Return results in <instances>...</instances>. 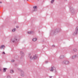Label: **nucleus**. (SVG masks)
Segmentation results:
<instances>
[{
  "label": "nucleus",
  "mask_w": 78,
  "mask_h": 78,
  "mask_svg": "<svg viewBox=\"0 0 78 78\" xmlns=\"http://www.w3.org/2000/svg\"><path fill=\"white\" fill-rule=\"evenodd\" d=\"M78 32V27H76V30L74 33H73V35H75L77 34V33Z\"/></svg>",
  "instance_id": "f257e3e1"
},
{
  "label": "nucleus",
  "mask_w": 78,
  "mask_h": 78,
  "mask_svg": "<svg viewBox=\"0 0 78 78\" xmlns=\"http://www.w3.org/2000/svg\"><path fill=\"white\" fill-rule=\"evenodd\" d=\"M63 63L65 64H68L69 63V62L68 61H64L63 62Z\"/></svg>",
  "instance_id": "f03ea898"
},
{
  "label": "nucleus",
  "mask_w": 78,
  "mask_h": 78,
  "mask_svg": "<svg viewBox=\"0 0 78 78\" xmlns=\"http://www.w3.org/2000/svg\"><path fill=\"white\" fill-rule=\"evenodd\" d=\"M37 56L36 55L34 56L32 58V59H37Z\"/></svg>",
  "instance_id": "7ed1b4c3"
},
{
  "label": "nucleus",
  "mask_w": 78,
  "mask_h": 78,
  "mask_svg": "<svg viewBox=\"0 0 78 78\" xmlns=\"http://www.w3.org/2000/svg\"><path fill=\"white\" fill-rule=\"evenodd\" d=\"M28 56L29 58H30V59H32V57H31V54H28Z\"/></svg>",
  "instance_id": "20e7f679"
},
{
  "label": "nucleus",
  "mask_w": 78,
  "mask_h": 78,
  "mask_svg": "<svg viewBox=\"0 0 78 78\" xmlns=\"http://www.w3.org/2000/svg\"><path fill=\"white\" fill-rule=\"evenodd\" d=\"M5 45H2V46H1L0 47V48H1V49H2V48H5Z\"/></svg>",
  "instance_id": "39448f33"
},
{
  "label": "nucleus",
  "mask_w": 78,
  "mask_h": 78,
  "mask_svg": "<svg viewBox=\"0 0 78 78\" xmlns=\"http://www.w3.org/2000/svg\"><path fill=\"white\" fill-rule=\"evenodd\" d=\"M33 41H34V42H35V41H37V38H34L33 39Z\"/></svg>",
  "instance_id": "423d86ee"
},
{
  "label": "nucleus",
  "mask_w": 78,
  "mask_h": 78,
  "mask_svg": "<svg viewBox=\"0 0 78 78\" xmlns=\"http://www.w3.org/2000/svg\"><path fill=\"white\" fill-rule=\"evenodd\" d=\"M7 70V69L6 68H3V71L4 72H6V70Z\"/></svg>",
  "instance_id": "0eeeda50"
},
{
  "label": "nucleus",
  "mask_w": 78,
  "mask_h": 78,
  "mask_svg": "<svg viewBox=\"0 0 78 78\" xmlns=\"http://www.w3.org/2000/svg\"><path fill=\"white\" fill-rule=\"evenodd\" d=\"M53 69H54V67H51V69L50 70L51 72H53Z\"/></svg>",
  "instance_id": "6e6552de"
},
{
  "label": "nucleus",
  "mask_w": 78,
  "mask_h": 78,
  "mask_svg": "<svg viewBox=\"0 0 78 78\" xmlns=\"http://www.w3.org/2000/svg\"><path fill=\"white\" fill-rule=\"evenodd\" d=\"M77 57V55H74L73 57V59H74V58H75Z\"/></svg>",
  "instance_id": "1a4fd4ad"
},
{
  "label": "nucleus",
  "mask_w": 78,
  "mask_h": 78,
  "mask_svg": "<svg viewBox=\"0 0 78 78\" xmlns=\"http://www.w3.org/2000/svg\"><path fill=\"white\" fill-rule=\"evenodd\" d=\"M10 73H14V71L12 70V69H11L10 70Z\"/></svg>",
  "instance_id": "9d476101"
},
{
  "label": "nucleus",
  "mask_w": 78,
  "mask_h": 78,
  "mask_svg": "<svg viewBox=\"0 0 78 78\" xmlns=\"http://www.w3.org/2000/svg\"><path fill=\"white\" fill-rule=\"evenodd\" d=\"M34 9H37V6H34L33 7Z\"/></svg>",
  "instance_id": "9b49d317"
},
{
  "label": "nucleus",
  "mask_w": 78,
  "mask_h": 78,
  "mask_svg": "<svg viewBox=\"0 0 78 78\" xmlns=\"http://www.w3.org/2000/svg\"><path fill=\"white\" fill-rule=\"evenodd\" d=\"M15 31H16V29H13L12 30V31H13V32H14Z\"/></svg>",
  "instance_id": "f8f14e48"
},
{
  "label": "nucleus",
  "mask_w": 78,
  "mask_h": 78,
  "mask_svg": "<svg viewBox=\"0 0 78 78\" xmlns=\"http://www.w3.org/2000/svg\"><path fill=\"white\" fill-rule=\"evenodd\" d=\"M54 0H52V1L51 2V3H53V2H54Z\"/></svg>",
  "instance_id": "ddd939ff"
},
{
  "label": "nucleus",
  "mask_w": 78,
  "mask_h": 78,
  "mask_svg": "<svg viewBox=\"0 0 78 78\" xmlns=\"http://www.w3.org/2000/svg\"><path fill=\"white\" fill-rule=\"evenodd\" d=\"M11 62H14V60H12L11 61Z\"/></svg>",
  "instance_id": "4468645a"
},
{
  "label": "nucleus",
  "mask_w": 78,
  "mask_h": 78,
  "mask_svg": "<svg viewBox=\"0 0 78 78\" xmlns=\"http://www.w3.org/2000/svg\"><path fill=\"white\" fill-rule=\"evenodd\" d=\"M7 78H11V77L9 76H8L7 77Z\"/></svg>",
  "instance_id": "2eb2a0df"
},
{
  "label": "nucleus",
  "mask_w": 78,
  "mask_h": 78,
  "mask_svg": "<svg viewBox=\"0 0 78 78\" xmlns=\"http://www.w3.org/2000/svg\"><path fill=\"white\" fill-rule=\"evenodd\" d=\"M22 56H24V53H22Z\"/></svg>",
  "instance_id": "dca6fc26"
},
{
  "label": "nucleus",
  "mask_w": 78,
  "mask_h": 78,
  "mask_svg": "<svg viewBox=\"0 0 78 78\" xmlns=\"http://www.w3.org/2000/svg\"><path fill=\"white\" fill-rule=\"evenodd\" d=\"M27 33H28V34H30L31 33V32H27Z\"/></svg>",
  "instance_id": "f3484780"
},
{
  "label": "nucleus",
  "mask_w": 78,
  "mask_h": 78,
  "mask_svg": "<svg viewBox=\"0 0 78 78\" xmlns=\"http://www.w3.org/2000/svg\"><path fill=\"white\" fill-rule=\"evenodd\" d=\"M0 71H2V69H1V68L0 67Z\"/></svg>",
  "instance_id": "a211bd4d"
},
{
  "label": "nucleus",
  "mask_w": 78,
  "mask_h": 78,
  "mask_svg": "<svg viewBox=\"0 0 78 78\" xmlns=\"http://www.w3.org/2000/svg\"><path fill=\"white\" fill-rule=\"evenodd\" d=\"M3 54H5V52H3Z\"/></svg>",
  "instance_id": "6ab92c4d"
},
{
  "label": "nucleus",
  "mask_w": 78,
  "mask_h": 78,
  "mask_svg": "<svg viewBox=\"0 0 78 78\" xmlns=\"http://www.w3.org/2000/svg\"><path fill=\"white\" fill-rule=\"evenodd\" d=\"M49 78H52V76H50Z\"/></svg>",
  "instance_id": "aec40b11"
},
{
  "label": "nucleus",
  "mask_w": 78,
  "mask_h": 78,
  "mask_svg": "<svg viewBox=\"0 0 78 78\" xmlns=\"http://www.w3.org/2000/svg\"><path fill=\"white\" fill-rule=\"evenodd\" d=\"M16 27L17 28H19V27L18 26H16Z\"/></svg>",
  "instance_id": "412c9836"
},
{
  "label": "nucleus",
  "mask_w": 78,
  "mask_h": 78,
  "mask_svg": "<svg viewBox=\"0 0 78 78\" xmlns=\"http://www.w3.org/2000/svg\"><path fill=\"white\" fill-rule=\"evenodd\" d=\"M0 3H2V2H0Z\"/></svg>",
  "instance_id": "4be33fe9"
},
{
  "label": "nucleus",
  "mask_w": 78,
  "mask_h": 78,
  "mask_svg": "<svg viewBox=\"0 0 78 78\" xmlns=\"http://www.w3.org/2000/svg\"><path fill=\"white\" fill-rule=\"evenodd\" d=\"M13 42H14V41H13Z\"/></svg>",
  "instance_id": "5701e85b"
},
{
  "label": "nucleus",
  "mask_w": 78,
  "mask_h": 78,
  "mask_svg": "<svg viewBox=\"0 0 78 78\" xmlns=\"http://www.w3.org/2000/svg\"><path fill=\"white\" fill-rule=\"evenodd\" d=\"M16 41V40H15L14 41Z\"/></svg>",
  "instance_id": "b1692460"
},
{
  "label": "nucleus",
  "mask_w": 78,
  "mask_h": 78,
  "mask_svg": "<svg viewBox=\"0 0 78 78\" xmlns=\"http://www.w3.org/2000/svg\"><path fill=\"white\" fill-rule=\"evenodd\" d=\"M27 0V1H28V0Z\"/></svg>",
  "instance_id": "393cba45"
}]
</instances>
